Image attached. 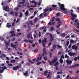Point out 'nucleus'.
Masks as SVG:
<instances>
[{"label":"nucleus","mask_w":79,"mask_h":79,"mask_svg":"<svg viewBox=\"0 0 79 79\" xmlns=\"http://www.w3.org/2000/svg\"><path fill=\"white\" fill-rule=\"evenodd\" d=\"M3 9L4 11H10L9 7H8L7 6H4Z\"/></svg>","instance_id":"7ed1b4c3"},{"label":"nucleus","mask_w":79,"mask_h":79,"mask_svg":"<svg viewBox=\"0 0 79 79\" xmlns=\"http://www.w3.org/2000/svg\"><path fill=\"white\" fill-rule=\"evenodd\" d=\"M39 51V49H36L34 51V52L35 53H36V52H37Z\"/></svg>","instance_id":"f704fd0d"},{"label":"nucleus","mask_w":79,"mask_h":79,"mask_svg":"<svg viewBox=\"0 0 79 79\" xmlns=\"http://www.w3.org/2000/svg\"><path fill=\"white\" fill-rule=\"evenodd\" d=\"M60 26H61V24H58L56 26V28H57V29H58L59 27Z\"/></svg>","instance_id":"5701e85b"},{"label":"nucleus","mask_w":79,"mask_h":79,"mask_svg":"<svg viewBox=\"0 0 79 79\" xmlns=\"http://www.w3.org/2000/svg\"><path fill=\"white\" fill-rule=\"evenodd\" d=\"M18 68H19V65H17L16 66L13 67V70H17Z\"/></svg>","instance_id":"6e6552de"},{"label":"nucleus","mask_w":79,"mask_h":79,"mask_svg":"<svg viewBox=\"0 0 79 79\" xmlns=\"http://www.w3.org/2000/svg\"><path fill=\"white\" fill-rule=\"evenodd\" d=\"M27 27L29 29L27 30V31H29L31 30V27L30 26V25H28Z\"/></svg>","instance_id":"aec40b11"},{"label":"nucleus","mask_w":79,"mask_h":79,"mask_svg":"<svg viewBox=\"0 0 79 79\" xmlns=\"http://www.w3.org/2000/svg\"><path fill=\"white\" fill-rule=\"evenodd\" d=\"M61 35L62 36V37H65V33H63Z\"/></svg>","instance_id":"58836bf2"},{"label":"nucleus","mask_w":79,"mask_h":79,"mask_svg":"<svg viewBox=\"0 0 79 79\" xmlns=\"http://www.w3.org/2000/svg\"><path fill=\"white\" fill-rule=\"evenodd\" d=\"M45 43V44H47V38H45L44 40H43L42 41V43Z\"/></svg>","instance_id":"9d476101"},{"label":"nucleus","mask_w":79,"mask_h":79,"mask_svg":"<svg viewBox=\"0 0 79 79\" xmlns=\"http://www.w3.org/2000/svg\"><path fill=\"white\" fill-rule=\"evenodd\" d=\"M59 64L58 61L56 62L54 64V66H57Z\"/></svg>","instance_id":"a211bd4d"},{"label":"nucleus","mask_w":79,"mask_h":79,"mask_svg":"<svg viewBox=\"0 0 79 79\" xmlns=\"http://www.w3.org/2000/svg\"><path fill=\"white\" fill-rule=\"evenodd\" d=\"M58 5H59L60 9L62 11H66L67 10V9L64 8V4H61L59 2L58 3Z\"/></svg>","instance_id":"f257e3e1"},{"label":"nucleus","mask_w":79,"mask_h":79,"mask_svg":"<svg viewBox=\"0 0 79 79\" xmlns=\"http://www.w3.org/2000/svg\"><path fill=\"white\" fill-rule=\"evenodd\" d=\"M8 65L9 66H13V64H8Z\"/></svg>","instance_id":"bf43d9fd"},{"label":"nucleus","mask_w":79,"mask_h":79,"mask_svg":"<svg viewBox=\"0 0 79 79\" xmlns=\"http://www.w3.org/2000/svg\"><path fill=\"white\" fill-rule=\"evenodd\" d=\"M71 44H70L69 46V48H71Z\"/></svg>","instance_id":"69168bd1"},{"label":"nucleus","mask_w":79,"mask_h":79,"mask_svg":"<svg viewBox=\"0 0 79 79\" xmlns=\"http://www.w3.org/2000/svg\"><path fill=\"white\" fill-rule=\"evenodd\" d=\"M43 58L44 59V60H45V61H47V59L46 56L44 57Z\"/></svg>","instance_id":"6e6d98bb"},{"label":"nucleus","mask_w":79,"mask_h":79,"mask_svg":"<svg viewBox=\"0 0 79 79\" xmlns=\"http://www.w3.org/2000/svg\"><path fill=\"white\" fill-rule=\"evenodd\" d=\"M15 22H13L11 25V26H15Z\"/></svg>","instance_id":"09e8293b"},{"label":"nucleus","mask_w":79,"mask_h":79,"mask_svg":"<svg viewBox=\"0 0 79 79\" xmlns=\"http://www.w3.org/2000/svg\"><path fill=\"white\" fill-rule=\"evenodd\" d=\"M23 41H24V42H28V40H26V39H25L24 40H23Z\"/></svg>","instance_id":"0e129e2a"},{"label":"nucleus","mask_w":79,"mask_h":79,"mask_svg":"<svg viewBox=\"0 0 79 79\" xmlns=\"http://www.w3.org/2000/svg\"><path fill=\"white\" fill-rule=\"evenodd\" d=\"M16 35H17L18 36H19V35H21V33H17L16 34Z\"/></svg>","instance_id":"8fccbe9b"},{"label":"nucleus","mask_w":79,"mask_h":79,"mask_svg":"<svg viewBox=\"0 0 79 79\" xmlns=\"http://www.w3.org/2000/svg\"><path fill=\"white\" fill-rule=\"evenodd\" d=\"M48 73V71L46 70L44 72V75L45 76H47V73Z\"/></svg>","instance_id":"dca6fc26"},{"label":"nucleus","mask_w":79,"mask_h":79,"mask_svg":"<svg viewBox=\"0 0 79 79\" xmlns=\"http://www.w3.org/2000/svg\"><path fill=\"white\" fill-rule=\"evenodd\" d=\"M57 46L55 44L52 47L53 49L54 50H55V49H56V48H57Z\"/></svg>","instance_id":"4468645a"},{"label":"nucleus","mask_w":79,"mask_h":79,"mask_svg":"<svg viewBox=\"0 0 79 79\" xmlns=\"http://www.w3.org/2000/svg\"><path fill=\"white\" fill-rule=\"evenodd\" d=\"M46 77L47 79H50V78H51L52 77L50 76V74H49Z\"/></svg>","instance_id":"2eb2a0df"},{"label":"nucleus","mask_w":79,"mask_h":79,"mask_svg":"<svg viewBox=\"0 0 79 79\" xmlns=\"http://www.w3.org/2000/svg\"><path fill=\"white\" fill-rule=\"evenodd\" d=\"M65 57L66 58H69V56H68V55L67 54H66L65 56Z\"/></svg>","instance_id":"13d9d810"},{"label":"nucleus","mask_w":79,"mask_h":79,"mask_svg":"<svg viewBox=\"0 0 79 79\" xmlns=\"http://www.w3.org/2000/svg\"><path fill=\"white\" fill-rule=\"evenodd\" d=\"M52 7H53V8H56V7H57V6L55 5L54 4H53L52 5Z\"/></svg>","instance_id":"c9c22d12"},{"label":"nucleus","mask_w":79,"mask_h":79,"mask_svg":"<svg viewBox=\"0 0 79 79\" xmlns=\"http://www.w3.org/2000/svg\"><path fill=\"white\" fill-rule=\"evenodd\" d=\"M72 48L73 50H77V46H76V45H74L72 46Z\"/></svg>","instance_id":"39448f33"},{"label":"nucleus","mask_w":79,"mask_h":79,"mask_svg":"<svg viewBox=\"0 0 79 79\" xmlns=\"http://www.w3.org/2000/svg\"><path fill=\"white\" fill-rule=\"evenodd\" d=\"M32 35V34L31 33H29V34H28V35H27V37L28 39H30L31 38V35Z\"/></svg>","instance_id":"ddd939ff"},{"label":"nucleus","mask_w":79,"mask_h":79,"mask_svg":"<svg viewBox=\"0 0 79 79\" xmlns=\"http://www.w3.org/2000/svg\"><path fill=\"white\" fill-rule=\"evenodd\" d=\"M41 63V62L37 63L36 64V65H39V64H40Z\"/></svg>","instance_id":"680f3d73"},{"label":"nucleus","mask_w":79,"mask_h":79,"mask_svg":"<svg viewBox=\"0 0 79 79\" xmlns=\"http://www.w3.org/2000/svg\"><path fill=\"white\" fill-rule=\"evenodd\" d=\"M44 15L45 17H46V16H48V14L44 12Z\"/></svg>","instance_id":"c756f323"},{"label":"nucleus","mask_w":79,"mask_h":79,"mask_svg":"<svg viewBox=\"0 0 79 79\" xmlns=\"http://www.w3.org/2000/svg\"><path fill=\"white\" fill-rule=\"evenodd\" d=\"M39 57H38L37 58V60H36V62H39Z\"/></svg>","instance_id":"de8ad7c7"},{"label":"nucleus","mask_w":79,"mask_h":79,"mask_svg":"<svg viewBox=\"0 0 79 79\" xmlns=\"http://www.w3.org/2000/svg\"><path fill=\"white\" fill-rule=\"evenodd\" d=\"M62 74V72H57V74Z\"/></svg>","instance_id":"052dcab7"},{"label":"nucleus","mask_w":79,"mask_h":79,"mask_svg":"<svg viewBox=\"0 0 79 79\" xmlns=\"http://www.w3.org/2000/svg\"><path fill=\"white\" fill-rule=\"evenodd\" d=\"M50 31H54V27H51Z\"/></svg>","instance_id":"393cba45"},{"label":"nucleus","mask_w":79,"mask_h":79,"mask_svg":"<svg viewBox=\"0 0 79 79\" xmlns=\"http://www.w3.org/2000/svg\"><path fill=\"white\" fill-rule=\"evenodd\" d=\"M46 48H44L43 49V53H45V55H47V52H46Z\"/></svg>","instance_id":"f8f14e48"},{"label":"nucleus","mask_w":79,"mask_h":79,"mask_svg":"<svg viewBox=\"0 0 79 79\" xmlns=\"http://www.w3.org/2000/svg\"><path fill=\"white\" fill-rule=\"evenodd\" d=\"M70 42L71 44H72V43H74V42H75V41H74L73 40H70Z\"/></svg>","instance_id":"473e14b6"},{"label":"nucleus","mask_w":79,"mask_h":79,"mask_svg":"<svg viewBox=\"0 0 79 79\" xmlns=\"http://www.w3.org/2000/svg\"><path fill=\"white\" fill-rule=\"evenodd\" d=\"M15 16H18V12H15Z\"/></svg>","instance_id":"a19ab883"},{"label":"nucleus","mask_w":79,"mask_h":79,"mask_svg":"<svg viewBox=\"0 0 79 79\" xmlns=\"http://www.w3.org/2000/svg\"><path fill=\"white\" fill-rule=\"evenodd\" d=\"M49 35L50 36V42H52L53 41V40L54 37L53 36V35H52V34L51 33H50L49 34Z\"/></svg>","instance_id":"0eeeda50"},{"label":"nucleus","mask_w":79,"mask_h":79,"mask_svg":"<svg viewBox=\"0 0 79 79\" xmlns=\"http://www.w3.org/2000/svg\"><path fill=\"white\" fill-rule=\"evenodd\" d=\"M56 32L57 34H60V31H58L57 30H56Z\"/></svg>","instance_id":"e2e57ef3"},{"label":"nucleus","mask_w":79,"mask_h":79,"mask_svg":"<svg viewBox=\"0 0 79 79\" xmlns=\"http://www.w3.org/2000/svg\"><path fill=\"white\" fill-rule=\"evenodd\" d=\"M4 70L3 69H0V73H3V71H4Z\"/></svg>","instance_id":"b1692460"},{"label":"nucleus","mask_w":79,"mask_h":79,"mask_svg":"<svg viewBox=\"0 0 79 79\" xmlns=\"http://www.w3.org/2000/svg\"><path fill=\"white\" fill-rule=\"evenodd\" d=\"M2 68L5 71V69H7V67H6V66H4V68L3 67H2Z\"/></svg>","instance_id":"2f4dec72"},{"label":"nucleus","mask_w":79,"mask_h":79,"mask_svg":"<svg viewBox=\"0 0 79 79\" xmlns=\"http://www.w3.org/2000/svg\"><path fill=\"white\" fill-rule=\"evenodd\" d=\"M28 49L27 48H26L25 49H24L23 50V52H27V51Z\"/></svg>","instance_id":"a18cd8bd"},{"label":"nucleus","mask_w":79,"mask_h":79,"mask_svg":"<svg viewBox=\"0 0 79 79\" xmlns=\"http://www.w3.org/2000/svg\"><path fill=\"white\" fill-rule=\"evenodd\" d=\"M48 11V9H47V8H46L44 10V12H47V11Z\"/></svg>","instance_id":"bb28decb"},{"label":"nucleus","mask_w":79,"mask_h":79,"mask_svg":"<svg viewBox=\"0 0 79 79\" xmlns=\"http://www.w3.org/2000/svg\"><path fill=\"white\" fill-rule=\"evenodd\" d=\"M28 61L30 63H31V64H34V62L31 61L30 60H29Z\"/></svg>","instance_id":"72a5a7b5"},{"label":"nucleus","mask_w":79,"mask_h":79,"mask_svg":"<svg viewBox=\"0 0 79 79\" xmlns=\"http://www.w3.org/2000/svg\"><path fill=\"white\" fill-rule=\"evenodd\" d=\"M48 10L50 11H52V10H53V9H52V8H49L48 9Z\"/></svg>","instance_id":"c03bdc74"},{"label":"nucleus","mask_w":79,"mask_h":79,"mask_svg":"<svg viewBox=\"0 0 79 79\" xmlns=\"http://www.w3.org/2000/svg\"><path fill=\"white\" fill-rule=\"evenodd\" d=\"M23 16V14L21 13H20V15L19 16V18H21Z\"/></svg>","instance_id":"cd10ccee"},{"label":"nucleus","mask_w":79,"mask_h":79,"mask_svg":"<svg viewBox=\"0 0 79 79\" xmlns=\"http://www.w3.org/2000/svg\"><path fill=\"white\" fill-rule=\"evenodd\" d=\"M17 45H18V44H15L14 45H13V47H12L13 48H15L16 47V46H17Z\"/></svg>","instance_id":"4c0bfd02"},{"label":"nucleus","mask_w":79,"mask_h":79,"mask_svg":"<svg viewBox=\"0 0 79 79\" xmlns=\"http://www.w3.org/2000/svg\"><path fill=\"white\" fill-rule=\"evenodd\" d=\"M75 66L76 67L77 66H79V64H75Z\"/></svg>","instance_id":"774afa93"},{"label":"nucleus","mask_w":79,"mask_h":79,"mask_svg":"<svg viewBox=\"0 0 79 79\" xmlns=\"http://www.w3.org/2000/svg\"><path fill=\"white\" fill-rule=\"evenodd\" d=\"M60 15V12L57 13L56 15L57 16H59Z\"/></svg>","instance_id":"49530a36"},{"label":"nucleus","mask_w":79,"mask_h":79,"mask_svg":"<svg viewBox=\"0 0 79 79\" xmlns=\"http://www.w3.org/2000/svg\"><path fill=\"white\" fill-rule=\"evenodd\" d=\"M57 58H58L57 57H55L54 59L52 60V61H51L49 62V64H50V66H52V65L53 64H54L55 63H56V62L57 61V60H58Z\"/></svg>","instance_id":"f03ea898"},{"label":"nucleus","mask_w":79,"mask_h":79,"mask_svg":"<svg viewBox=\"0 0 79 79\" xmlns=\"http://www.w3.org/2000/svg\"><path fill=\"white\" fill-rule=\"evenodd\" d=\"M29 22L30 23V24H31V26H33V25H34V23H32V20H31L29 21Z\"/></svg>","instance_id":"c85d7f7f"},{"label":"nucleus","mask_w":79,"mask_h":79,"mask_svg":"<svg viewBox=\"0 0 79 79\" xmlns=\"http://www.w3.org/2000/svg\"><path fill=\"white\" fill-rule=\"evenodd\" d=\"M31 64L29 62H27L26 63V66H29Z\"/></svg>","instance_id":"ea45409f"},{"label":"nucleus","mask_w":79,"mask_h":79,"mask_svg":"<svg viewBox=\"0 0 79 79\" xmlns=\"http://www.w3.org/2000/svg\"><path fill=\"white\" fill-rule=\"evenodd\" d=\"M9 33L11 34H14V33H15V31H10Z\"/></svg>","instance_id":"37998d69"},{"label":"nucleus","mask_w":79,"mask_h":79,"mask_svg":"<svg viewBox=\"0 0 79 79\" xmlns=\"http://www.w3.org/2000/svg\"><path fill=\"white\" fill-rule=\"evenodd\" d=\"M22 2H19V4H24V3H25V0H22Z\"/></svg>","instance_id":"f3484780"},{"label":"nucleus","mask_w":79,"mask_h":79,"mask_svg":"<svg viewBox=\"0 0 79 79\" xmlns=\"http://www.w3.org/2000/svg\"><path fill=\"white\" fill-rule=\"evenodd\" d=\"M0 40L2 41V42H3L4 40V38H2V37H0Z\"/></svg>","instance_id":"e433bc0d"},{"label":"nucleus","mask_w":79,"mask_h":79,"mask_svg":"<svg viewBox=\"0 0 79 79\" xmlns=\"http://www.w3.org/2000/svg\"><path fill=\"white\" fill-rule=\"evenodd\" d=\"M11 25H6V27H7L8 28H10L11 27Z\"/></svg>","instance_id":"864d4df0"},{"label":"nucleus","mask_w":79,"mask_h":79,"mask_svg":"<svg viewBox=\"0 0 79 79\" xmlns=\"http://www.w3.org/2000/svg\"><path fill=\"white\" fill-rule=\"evenodd\" d=\"M8 47L7 46H6L5 48V50H7V49H8Z\"/></svg>","instance_id":"603ef678"},{"label":"nucleus","mask_w":79,"mask_h":79,"mask_svg":"<svg viewBox=\"0 0 79 79\" xmlns=\"http://www.w3.org/2000/svg\"><path fill=\"white\" fill-rule=\"evenodd\" d=\"M77 57L74 58V61H77Z\"/></svg>","instance_id":"3c124183"},{"label":"nucleus","mask_w":79,"mask_h":79,"mask_svg":"<svg viewBox=\"0 0 79 79\" xmlns=\"http://www.w3.org/2000/svg\"><path fill=\"white\" fill-rule=\"evenodd\" d=\"M48 24L49 25H52V23H51V22H49L48 23Z\"/></svg>","instance_id":"338daca9"},{"label":"nucleus","mask_w":79,"mask_h":79,"mask_svg":"<svg viewBox=\"0 0 79 79\" xmlns=\"http://www.w3.org/2000/svg\"><path fill=\"white\" fill-rule=\"evenodd\" d=\"M49 56H50V58H52V53H50Z\"/></svg>","instance_id":"5fc2aeb1"},{"label":"nucleus","mask_w":79,"mask_h":79,"mask_svg":"<svg viewBox=\"0 0 79 79\" xmlns=\"http://www.w3.org/2000/svg\"><path fill=\"white\" fill-rule=\"evenodd\" d=\"M71 15L72 16V17H71V19L72 20H74V19H75V17H77V15L74 14L72 12L71 13Z\"/></svg>","instance_id":"20e7f679"},{"label":"nucleus","mask_w":79,"mask_h":79,"mask_svg":"<svg viewBox=\"0 0 79 79\" xmlns=\"http://www.w3.org/2000/svg\"><path fill=\"white\" fill-rule=\"evenodd\" d=\"M66 63L67 64H71L72 63V61L71 60H66Z\"/></svg>","instance_id":"9b49d317"},{"label":"nucleus","mask_w":79,"mask_h":79,"mask_svg":"<svg viewBox=\"0 0 79 79\" xmlns=\"http://www.w3.org/2000/svg\"><path fill=\"white\" fill-rule=\"evenodd\" d=\"M10 62H11V63H15V62H16V60H10Z\"/></svg>","instance_id":"4be33fe9"},{"label":"nucleus","mask_w":79,"mask_h":79,"mask_svg":"<svg viewBox=\"0 0 79 79\" xmlns=\"http://www.w3.org/2000/svg\"><path fill=\"white\" fill-rule=\"evenodd\" d=\"M60 63H63V60L62 58H60Z\"/></svg>","instance_id":"412c9836"},{"label":"nucleus","mask_w":79,"mask_h":79,"mask_svg":"<svg viewBox=\"0 0 79 79\" xmlns=\"http://www.w3.org/2000/svg\"><path fill=\"white\" fill-rule=\"evenodd\" d=\"M28 73H30V70L27 69L25 71V73H23V75L24 76H27V74H29Z\"/></svg>","instance_id":"423d86ee"},{"label":"nucleus","mask_w":79,"mask_h":79,"mask_svg":"<svg viewBox=\"0 0 79 79\" xmlns=\"http://www.w3.org/2000/svg\"><path fill=\"white\" fill-rule=\"evenodd\" d=\"M38 20V19L35 18L34 20V23H35Z\"/></svg>","instance_id":"6ab92c4d"},{"label":"nucleus","mask_w":79,"mask_h":79,"mask_svg":"<svg viewBox=\"0 0 79 79\" xmlns=\"http://www.w3.org/2000/svg\"><path fill=\"white\" fill-rule=\"evenodd\" d=\"M69 44V41H67V46H68Z\"/></svg>","instance_id":"4d7b16f0"},{"label":"nucleus","mask_w":79,"mask_h":79,"mask_svg":"<svg viewBox=\"0 0 79 79\" xmlns=\"http://www.w3.org/2000/svg\"><path fill=\"white\" fill-rule=\"evenodd\" d=\"M69 55L70 56H74L75 55H76V54L75 53L70 52L69 53Z\"/></svg>","instance_id":"1a4fd4ad"},{"label":"nucleus","mask_w":79,"mask_h":79,"mask_svg":"<svg viewBox=\"0 0 79 79\" xmlns=\"http://www.w3.org/2000/svg\"><path fill=\"white\" fill-rule=\"evenodd\" d=\"M42 44L43 46V47H44V48H45L46 47L45 44L44 43H42Z\"/></svg>","instance_id":"a878e982"},{"label":"nucleus","mask_w":79,"mask_h":79,"mask_svg":"<svg viewBox=\"0 0 79 79\" xmlns=\"http://www.w3.org/2000/svg\"><path fill=\"white\" fill-rule=\"evenodd\" d=\"M28 14H29V12H28V11H26L25 13V15L26 16H27V15H28Z\"/></svg>","instance_id":"7c9ffc66"},{"label":"nucleus","mask_w":79,"mask_h":79,"mask_svg":"<svg viewBox=\"0 0 79 79\" xmlns=\"http://www.w3.org/2000/svg\"><path fill=\"white\" fill-rule=\"evenodd\" d=\"M39 34L38 35V36H39L40 37L41 36V32H40V31H39Z\"/></svg>","instance_id":"79ce46f5"}]
</instances>
